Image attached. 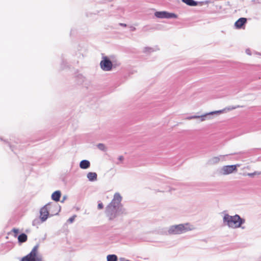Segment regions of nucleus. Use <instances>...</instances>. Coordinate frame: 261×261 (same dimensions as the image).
<instances>
[{
  "label": "nucleus",
  "mask_w": 261,
  "mask_h": 261,
  "mask_svg": "<svg viewBox=\"0 0 261 261\" xmlns=\"http://www.w3.org/2000/svg\"><path fill=\"white\" fill-rule=\"evenodd\" d=\"M154 16L158 18H177L178 16L174 13L169 12L166 11H156Z\"/></svg>",
  "instance_id": "6e6552de"
},
{
  "label": "nucleus",
  "mask_w": 261,
  "mask_h": 261,
  "mask_svg": "<svg viewBox=\"0 0 261 261\" xmlns=\"http://www.w3.org/2000/svg\"><path fill=\"white\" fill-rule=\"evenodd\" d=\"M61 196V192L59 190H57L53 192L51 194V198L53 200L58 202L60 200V198Z\"/></svg>",
  "instance_id": "f8f14e48"
},
{
  "label": "nucleus",
  "mask_w": 261,
  "mask_h": 261,
  "mask_svg": "<svg viewBox=\"0 0 261 261\" xmlns=\"http://www.w3.org/2000/svg\"><path fill=\"white\" fill-rule=\"evenodd\" d=\"M61 210L60 206L57 203L49 202L44 205L40 210V216L41 222H45L48 217L58 215Z\"/></svg>",
  "instance_id": "f03ea898"
},
{
  "label": "nucleus",
  "mask_w": 261,
  "mask_h": 261,
  "mask_svg": "<svg viewBox=\"0 0 261 261\" xmlns=\"http://www.w3.org/2000/svg\"><path fill=\"white\" fill-rule=\"evenodd\" d=\"M122 197L119 193H115L111 202L106 207L105 214L110 221L126 214V209L121 203Z\"/></svg>",
  "instance_id": "f257e3e1"
},
{
  "label": "nucleus",
  "mask_w": 261,
  "mask_h": 261,
  "mask_svg": "<svg viewBox=\"0 0 261 261\" xmlns=\"http://www.w3.org/2000/svg\"><path fill=\"white\" fill-rule=\"evenodd\" d=\"M119 25L122 27H126V24L125 23H120Z\"/></svg>",
  "instance_id": "2f4dec72"
},
{
  "label": "nucleus",
  "mask_w": 261,
  "mask_h": 261,
  "mask_svg": "<svg viewBox=\"0 0 261 261\" xmlns=\"http://www.w3.org/2000/svg\"><path fill=\"white\" fill-rule=\"evenodd\" d=\"M0 139H1V140H3L2 138H0Z\"/></svg>",
  "instance_id": "c9c22d12"
},
{
  "label": "nucleus",
  "mask_w": 261,
  "mask_h": 261,
  "mask_svg": "<svg viewBox=\"0 0 261 261\" xmlns=\"http://www.w3.org/2000/svg\"><path fill=\"white\" fill-rule=\"evenodd\" d=\"M97 148L102 151H105L106 150V147L105 145L102 143H99L97 145Z\"/></svg>",
  "instance_id": "4be33fe9"
},
{
  "label": "nucleus",
  "mask_w": 261,
  "mask_h": 261,
  "mask_svg": "<svg viewBox=\"0 0 261 261\" xmlns=\"http://www.w3.org/2000/svg\"><path fill=\"white\" fill-rule=\"evenodd\" d=\"M120 63L116 61H112L107 56H103L100 62V68L105 71H111L113 68L119 66Z\"/></svg>",
  "instance_id": "20e7f679"
},
{
  "label": "nucleus",
  "mask_w": 261,
  "mask_h": 261,
  "mask_svg": "<svg viewBox=\"0 0 261 261\" xmlns=\"http://www.w3.org/2000/svg\"><path fill=\"white\" fill-rule=\"evenodd\" d=\"M85 77L81 74H78L75 76V81L78 84H82L84 82Z\"/></svg>",
  "instance_id": "f3484780"
},
{
  "label": "nucleus",
  "mask_w": 261,
  "mask_h": 261,
  "mask_svg": "<svg viewBox=\"0 0 261 261\" xmlns=\"http://www.w3.org/2000/svg\"><path fill=\"white\" fill-rule=\"evenodd\" d=\"M239 165H231L223 166L220 171L222 175H228L237 171V167Z\"/></svg>",
  "instance_id": "1a4fd4ad"
},
{
  "label": "nucleus",
  "mask_w": 261,
  "mask_h": 261,
  "mask_svg": "<svg viewBox=\"0 0 261 261\" xmlns=\"http://www.w3.org/2000/svg\"><path fill=\"white\" fill-rule=\"evenodd\" d=\"M260 174H261V172L255 171L252 173H248L247 174V175L250 177H253L255 175H260Z\"/></svg>",
  "instance_id": "412c9836"
},
{
  "label": "nucleus",
  "mask_w": 261,
  "mask_h": 261,
  "mask_svg": "<svg viewBox=\"0 0 261 261\" xmlns=\"http://www.w3.org/2000/svg\"><path fill=\"white\" fill-rule=\"evenodd\" d=\"M245 52L248 55H251V51L249 48L246 49Z\"/></svg>",
  "instance_id": "c85d7f7f"
},
{
  "label": "nucleus",
  "mask_w": 261,
  "mask_h": 261,
  "mask_svg": "<svg viewBox=\"0 0 261 261\" xmlns=\"http://www.w3.org/2000/svg\"><path fill=\"white\" fill-rule=\"evenodd\" d=\"M220 159L219 156H215V157H213V158L210 159L208 161L207 163L210 165H214V164L218 163L220 161Z\"/></svg>",
  "instance_id": "a211bd4d"
},
{
  "label": "nucleus",
  "mask_w": 261,
  "mask_h": 261,
  "mask_svg": "<svg viewBox=\"0 0 261 261\" xmlns=\"http://www.w3.org/2000/svg\"><path fill=\"white\" fill-rule=\"evenodd\" d=\"M239 107H240V106H236V107L229 106V107H227V108H226L224 109L223 110H224L223 112H224V111H226V110H228V111H229V110H234V109H236V108H239Z\"/></svg>",
  "instance_id": "a878e982"
},
{
  "label": "nucleus",
  "mask_w": 261,
  "mask_h": 261,
  "mask_svg": "<svg viewBox=\"0 0 261 261\" xmlns=\"http://www.w3.org/2000/svg\"><path fill=\"white\" fill-rule=\"evenodd\" d=\"M188 224H180L170 226L168 229V234H180L187 232L189 229L186 227Z\"/></svg>",
  "instance_id": "423d86ee"
},
{
  "label": "nucleus",
  "mask_w": 261,
  "mask_h": 261,
  "mask_svg": "<svg viewBox=\"0 0 261 261\" xmlns=\"http://www.w3.org/2000/svg\"><path fill=\"white\" fill-rule=\"evenodd\" d=\"M87 177L90 181H94L97 179V174L96 172H90L87 174Z\"/></svg>",
  "instance_id": "4468645a"
},
{
  "label": "nucleus",
  "mask_w": 261,
  "mask_h": 261,
  "mask_svg": "<svg viewBox=\"0 0 261 261\" xmlns=\"http://www.w3.org/2000/svg\"><path fill=\"white\" fill-rule=\"evenodd\" d=\"M224 110H218V111H212V112H210L208 113H206L201 115H192V116L187 117L186 118V119L191 120V119L200 118V121H203L206 119H210L211 116L213 115L214 114L222 113Z\"/></svg>",
  "instance_id": "0eeeda50"
},
{
  "label": "nucleus",
  "mask_w": 261,
  "mask_h": 261,
  "mask_svg": "<svg viewBox=\"0 0 261 261\" xmlns=\"http://www.w3.org/2000/svg\"><path fill=\"white\" fill-rule=\"evenodd\" d=\"M18 242L19 244L25 242L28 239V236L25 233H21L17 236Z\"/></svg>",
  "instance_id": "ddd939ff"
},
{
  "label": "nucleus",
  "mask_w": 261,
  "mask_h": 261,
  "mask_svg": "<svg viewBox=\"0 0 261 261\" xmlns=\"http://www.w3.org/2000/svg\"><path fill=\"white\" fill-rule=\"evenodd\" d=\"M4 142L7 143L8 145V146H9L10 148L12 150V151H14V149H13V146L10 144V143L8 142H7V141L6 140H4Z\"/></svg>",
  "instance_id": "cd10ccee"
},
{
  "label": "nucleus",
  "mask_w": 261,
  "mask_h": 261,
  "mask_svg": "<svg viewBox=\"0 0 261 261\" xmlns=\"http://www.w3.org/2000/svg\"><path fill=\"white\" fill-rule=\"evenodd\" d=\"M90 162L87 160H82L79 164V167L82 169H87L90 167Z\"/></svg>",
  "instance_id": "9b49d317"
},
{
  "label": "nucleus",
  "mask_w": 261,
  "mask_h": 261,
  "mask_svg": "<svg viewBox=\"0 0 261 261\" xmlns=\"http://www.w3.org/2000/svg\"><path fill=\"white\" fill-rule=\"evenodd\" d=\"M181 1L188 6L191 7L197 6L199 3L194 0H181Z\"/></svg>",
  "instance_id": "dca6fc26"
},
{
  "label": "nucleus",
  "mask_w": 261,
  "mask_h": 261,
  "mask_svg": "<svg viewBox=\"0 0 261 261\" xmlns=\"http://www.w3.org/2000/svg\"><path fill=\"white\" fill-rule=\"evenodd\" d=\"M66 198H67L66 196H64L62 198V200L61 201V202H63L66 200Z\"/></svg>",
  "instance_id": "7c9ffc66"
},
{
  "label": "nucleus",
  "mask_w": 261,
  "mask_h": 261,
  "mask_svg": "<svg viewBox=\"0 0 261 261\" xmlns=\"http://www.w3.org/2000/svg\"><path fill=\"white\" fill-rule=\"evenodd\" d=\"M254 54H255V55H257L261 56V53H258V52H257V51H254Z\"/></svg>",
  "instance_id": "72a5a7b5"
},
{
  "label": "nucleus",
  "mask_w": 261,
  "mask_h": 261,
  "mask_svg": "<svg viewBox=\"0 0 261 261\" xmlns=\"http://www.w3.org/2000/svg\"><path fill=\"white\" fill-rule=\"evenodd\" d=\"M223 222L224 225L228 226L229 228H237L241 227L244 229V227H242V225L245 223V220L238 214L230 216L228 214H225L223 217Z\"/></svg>",
  "instance_id": "7ed1b4c3"
},
{
  "label": "nucleus",
  "mask_w": 261,
  "mask_h": 261,
  "mask_svg": "<svg viewBox=\"0 0 261 261\" xmlns=\"http://www.w3.org/2000/svg\"><path fill=\"white\" fill-rule=\"evenodd\" d=\"M159 50V48L155 46L154 47H145L143 48V52L145 54H150L151 53L157 51Z\"/></svg>",
  "instance_id": "2eb2a0df"
},
{
  "label": "nucleus",
  "mask_w": 261,
  "mask_h": 261,
  "mask_svg": "<svg viewBox=\"0 0 261 261\" xmlns=\"http://www.w3.org/2000/svg\"><path fill=\"white\" fill-rule=\"evenodd\" d=\"M136 30V28L134 27H131V31H135Z\"/></svg>",
  "instance_id": "473e14b6"
},
{
  "label": "nucleus",
  "mask_w": 261,
  "mask_h": 261,
  "mask_svg": "<svg viewBox=\"0 0 261 261\" xmlns=\"http://www.w3.org/2000/svg\"><path fill=\"white\" fill-rule=\"evenodd\" d=\"M76 217V216L75 215H74L73 216H72V217H70L68 220H67V222L69 223H72L73 222V221H74L75 220V217Z\"/></svg>",
  "instance_id": "393cba45"
},
{
  "label": "nucleus",
  "mask_w": 261,
  "mask_h": 261,
  "mask_svg": "<svg viewBox=\"0 0 261 261\" xmlns=\"http://www.w3.org/2000/svg\"><path fill=\"white\" fill-rule=\"evenodd\" d=\"M107 261H118V257L116 254H109L107 256Z\"/></svg>",
  "instance_id": "6ab92c4d"
},
{
  "label": "nucleus",
  "mask_w": 261,
  "mask_h": 261,
  "mask_svg": "<svg viewBox=\"0 0 261 261\" xmlns=\"http://www.w3.org/2000/svg\"><path fill=\"white\" fill-rule=\"evenodd\" d=\"M52 211H53V212H56V208H53V209H52Z\"/></svg>",
  "instance_id": "f704fd0d"
},
{
  "label": "nucleus",
  "mask_w": 261,
  "mask_h": 261,
  "mask_svg": "<svg viewBox=\"0 0 261 261\" xmlns=\"http://www.w3.org/2000/svg\"><path fill=\"white\" fill-rule=\"evenodd\" d=\"M118 159L119 160V161H123V159H124V158L122 155H120L118 157Z\"/></svg>",
  "instance_id": "c756f323"
},
{
  "label": "nucleus",
  "mask_w": 261,
  "mask_h": 261,
  "mask_svg": "<svg viewBox=\"0 0 261 261\" xmlns=\"http://www.w3.org/2000/svg\"><path fill=\"white\" fill-rule=\"evenodd\" d=\"M39 244L36 245L31 251L21 258V261H42L41 255H38Z\"/></svg>",
  "instance_id": "39448f33"
},
{
  "label": "nucleus",
  "mask_w": 261,
  "mask_h": 261,
  "mask_svg": "<svg viewBox=\"0 0 261 261\" xmlns=\"http://www.w3.org/2000/svg\"><path fill=\"white\" fill-rule=\"evenodd\" d=\"M12 231L14 233V236L15 237H17L19 233V229L17 228H13Z\"/></svg>",
  "instance_id": "b1692460"
},
{
  "label": "nucleus",
  "mask_w": 261,
  "mask_h": 261,
  "mask_svg": "<svg viewBox=\"0 0 261 261\" xmlns=\"http://www.w3.org/2000/svg\"><path fill=\"white\" fill-rule=\"evenodd\" d=\"M42 223L40 220V217L38 218L35 219L33 222H32V225L33 226H36L37 227H38V225L40 224V223Z\"/></svg>",
  "instance_id": "aec40b11"
},
{
  "label": "nucleus",
  "mask_w": 261,
  "mask_h": 261,
  "mask_svg": "<svg viewBox=\"0 0 261 261\" xmlns=\"http://www.w3.org/2000/svg\"><path fill=\"white\" fill-rule=\"evenodd\" d=\"M103 208V203L99 201L98 203V205H97V208L98 210H101Z\"/></svg>",
  "instance_id": "bb28decb"
},
{
  "label": "nucleus",
  "mask_w": 261,
  "mask_h": 261,
  "mask_svg": "<svg viewBox=\"0 0 261 261\" xmlns=\"http://www.w3.org/2000/svg\"><path fill=\"white\" fill-rule=\"evenodd\" d=\"M67 63L66 61L63 59L62 63L61 64V68L62 69H64L66 66H67Z\"/></svg>",
  "instance_id": "5701e85b"
},
{
  "label": "nucleus",
  "mask_w": 261,
  "mask_h": 261,
  "mask_svg": "<svg viewBox=\"0 0 261 261\" xmlns=\"http://www.w3.org/2000/svg\"><path fill=\"white\" fill-rule=\"evenodd\" d=\"M247 22V19L244 17H241L238 19L234 23V26L236 29H241L243 25Z\"/></svg>",
  "instance_id": "9d476101"
}]
</instances>
